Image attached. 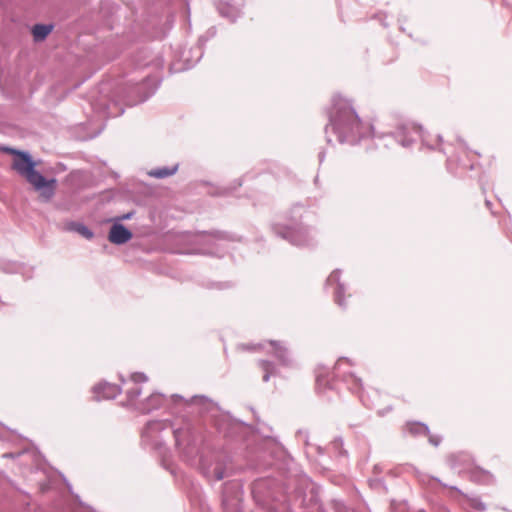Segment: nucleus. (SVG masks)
I'll use <instances>...</instances> for the list:
<instances>
[{
  "instance_id": "obj_1",
  "label": "nucleus",
  "mask_w": 512,
  "mask_h": 512,
  "mask_svg": "<svg viewBox=\"0 0 512 512\" xmlns=\"http://www.w3.org/2000/svg\"><path fill=\"white\" fill-rule=\"evenodd\" d=\"M171 430L175 445L182 457L190 465L197 464L200 454L199 439L194 433L191 421L183 418L180 425L171 423L168 420L149 421L142 431L143 442L150 444L153 448L160 449L164 444L162 432ZM202 474L209 480L220 481L225 476L226 462L220 454H212L210 461L200 456L198 461Z\"/></svg>"
},
{
  "instance_id": "obj_2",
  "label": "nucleus",
  "mask_w": 512,
  "mask_h": 512,
  "mask_svg": "<svg viewBox=\"0 0 512 512\" xmlns=\"http://www.w3.org/2000/svg\"><path fill=\"white\" fill-rule=\"evenodd\" d=\"M328 117L329 123L325 127V133L328 135L331 130L340 143L355 145L373 134V126L363 123L350 101L340 96L333 97ZM327 142L331 143L329 136Z\"/></svg>"
},
{
  "instance_id": "obj_3",
  "label": "nucleus",
  "mask_w": 512,
  "mask_h": 512,
  "mask_svg": "<svg viewBox=\"0 0 512 512\" xmlns=\"http://www.w3.org/2000/svg\"><path fill=\"white\" fill-rule=\"evenodd\" d=\"M4 151L14 155L12 169L24 177L40 193V197L44 201H50L55 194L57 180L55 178L48 180L38 172L36 170L37 163L29 152L10 147L4 148Z\"/></svg>"
},
{
  "instance_id": "obj_4",
  "label": "nucleus",
  "mask_w": 512,
  "mask_h": 512,
  "mask_svg": "<svg viewBox=\"0 0 512 512\" xmlns=\"http://www.w3.org/2000/svg\"><path fill=\"white\" fill-rule=\"evenodd\" d=\"M170 403L171 413L177 414L182 409H193L194 407L199 408L200 413H210L218 411V405L211 399L204 395H194L190 399H185L183 396L173 394L168 399L161 393H153L147 399L143 410L147 413L162 407L164 404Z\"/></svg>"
},
{
  "instance_id": "obj_5",
  "label": "nucleus",
  "mask_w": 512,
  "mask_h": 512,
  "mask_svg": "<svg viewBox=\"0 0 512 512\" xmlns=\"http://www.w3.org/2000/svg\"><path fill=\"white\" fill-rule=\"evenodd\" d=\"M416 136L421 139L423 145L427 146L429 149H435V146L430 143L420 126L402 125L397 131L388 135V137L394 139L404 148L410 147L416 141Z\"/></svg>"
},
{
  "instance_id": "obj_6",
  "label": "nucleus",
  "mask_w": 512,
  "mask_h": 512,
  "mask_svg": "<svg viewBox=\"0 0 512 512\" xmlns=\"http://www.w3.org/2000/svg\"><path fill=\"white\" fill-rule=\"evenodd\" d=\"M274 233L282 239L288 240L295 246H308L313 242V236L307 227L273 226Z\"/></svg>"
},
{
  "instance_id": "obj_7",
  "label": "nucleus",
  "mask_w": 512,
  "mask_h": 512,
  "mask_svg": "<svg viewBox=\"0 0 512 512\" xmlns=\"http://www.w3.org/2000/svg\"><path fill=\"white\" fill-rule=\"evenodd\" d=\"M150 82L151 79L146 78L141 83H137L131 87V93H136L138 97L132 98L130 95L127 97V102L130 106H134L146 101L150 96H152L155 93L159 84L154 85L153 88H150L149 91H147Z\"/></svg>"
},
{
  "instance_id": "obj_8",
  "label": "nucleus",
  "mask_w": 512,
  "mask_h": 512,
  "mask_svg": "<svg viewBox=\"0 0 512 512\" xmlns=\"http://www.w3.org/2000/svg\"><path fill=\"white\" fill-rule=\"evenodd\" d=\"M200 238H201V242H203L205 244H209V245L215 247V249H216V250H214V248H208V249L203 250V253L213 254V255H219L217 252L218 248L222 246L223 242L230 240V236L227 233L220 232V231H215V232H210V233L202 232Z\"/></svg>"
},
{
  "instance_id": "obj_9",
  "label": "nucleus",
  "mask_w": 512,
  "mask_h": 512,
  "mask_svg": "<svg viewBox=\"0 0 512 512\" xmlns=\"http://www.w3.org/2000/svg\"><path fill=\"white\" fill-rule=\"evenodd\" d=\"M133 233L123 224L115 222L109 231L108 239L111 243L122 245L130 241Z\"/></svg>"
},
{
  "instance_id": "obj_10",
  "label": "nucleus",
  "mask_w": 512,
  "mask_h": 512,
  "mask_svg": "<svg viewBox=\"0 0 512 512\" xmlns=\"http://www.w3.org/2000/svg\"><path fill=\"white\" fill-rule=\"evenodd\" d=\"M120 392L121 389L118 385L108 382L99 383L93 387L94 398L97 401L114 399Z\"/></svg>"
},
{
  "instance_id": "obj_11",
  "label": "nucleus",
  "mask_w": 512,
  "mask_h": 512,
  "mask_svg": "<svg viewBox=\"0 0 512 512\" xmlns=\"http://www.w3.org/2000/svg\"><path fill=\"white\" fill-rule=\"evenodd\" d=\"M340 276H341V270L335 269L327 278L326 280V286L336 285L335 291H334V297L335 302L340 307H345L344 305V292H345V286L343 283L340 282Z\"/></svg>"
},
{
  "instance_id": "obj_12",
  "label": "nucleus",
  "mask_w": 512,
  "mask_h": 512,
  "mask_svg": "<svg viewBox=\"0 0 512 512\" xmlns=\"http://www.w3.org/2000/svg\"><path fill=\"white\" fill-rule=\"evenodd\" d=\"M148 380L144 373L136 372L131 375L132 386L125 390L129 402L135 401L141 394L142 389L139 387L140 383H145Z\"/></svg>"
},
{
  "instance_id": "obj_13",
  "label": "nucleus",
  "mask_w": 512,
  "mask_h": 512,
  "mask_svg": "<svg viewBox=\"0 0 512 512\" xmlns=\"http://www.w3.org/2000/svg\"><path fill=\"white\" fill-rule=\"evenodd\" d=\"M94 108L97 113L104 117H118L124 113V109L113 101L105 103L101 107L99 104H96Z\"/></svg>"
},
{
  "instance_id": "obj_14",
  "label": "nucleus",
  "mask_w": 512,
  "mask_h": 512,
  "mask_svg": "<svg viewBox=\"0 0 512 512\" xmlns=\"http://www.w3.org/2000/svg\"><path fill=\"white\" fill-rule=\"evenodd\" d=\"M270 344L273 346L274 355L280 361V363L284 366H289L292 363V360L289 355V351L286 347H283L280 342L270 341Z\"/></svg>"
},
{
  "instance_id": "obj_15",
  "label": "nucleus",
  "mask_w": 512,
  "mask_h": 512,
  "mask_svg": "<svg viewBox=\"0 0 512 512\" xmlns=\"http://www.w3.org/2000/svg\"><path fill=\"white\" fill-rule=\"evenodd\" d=\"M404 431L413 436L429 435L430 433L429 427L425 423L417 421L407 422Z\"/></svg>"
},
{
  "instance_id": "obj_16",
  "label": "nucleus",
  "mask_w": 512,
  "mask_h": 512,
  "mask_svg": "<svg viewBox=\"0 0 512 512\" xmlns=\"http://www.w3.org/2000/svg\"><path fill=\"white\" fill-rule=\"evenodd\" d=\"M52 24H36L32 29L33 38L36 42L43 41L52 32Z\"/></svg>"
},
{
  "instance_id": "obj_17",
  "label": "nucleus",
  "mask_w": 512,
  "mask_h": 512,
  "mask_svg": "<svg viewBox=\"0 0 512 512\" xmlns=\"http://www.w3.org/2000/svg\"><path fill=\"white\" fill-rule=\"evenodd\" d=\"M70 231H74L84 237L85 239L91 240L94 237L93 231L83 223L71 222L68 226Z\"/></svg>"
},
{
  "instance_id": "obj_18",
  "label": "nucleus",
  "mask_w": 512,
  "mask_h": 512,
  "mask_svg": "<svg viewBox=\"0 0 512 512\" xmlns=\"http://www.w3.org/2000/svg\"><path fill=\"white\" fill-rule=\"evenodd\" d=\"M178 169V165H175L173 167H161L151 170L148 174L151 177L157 178V179H163L169 176H172L176 173Z\"/></svg>"
},
{
  "instance_id": "obj_19",
  "label": "nucleus",
  "mask_w": 512,
  "mask_h": 512,
  "mask_svg": "<svg viewBox=\"0 0 512 512\" xmlns=\"http://www.w3.org/2000/svg\"><path fill=\"white\" fill-rule=\"evenodd\" d=\"M259 366L264 372V375H263L264 382H268L272 375H276V367L273 362L268 361V360H260Z\"/></svg>"
},
{
  "instance_id": "obj_20",
  "label": "nucleus",
  "mask_w": 512,
  "mask_h": 512,
  "mask_svg": "<svg viewBox=\"0 0 512 512\" xmlns=\"http://www.w3.org/2000/svg\"><path fill=\"white\" fill-rule=\"evenodd\" d=\"M343 381L347 383L348 388L353 392H357L362 386L361 379L353 373L345 375Z\"/></svg>"
},
{
  "instance_id": "obj_21",
  "label": "nucleus",
  "mask_w": 512,
  "mask_h": 512,
  "mask_svg": "<svg viewBox=\"0 0 512 512\" xmlns=\"http://www.w3.org/2000/svg\"><path fill=\"white\" fill-rule=\"evenodd\" d=\"M492 478V475L482 469L471 470V479L475 482H488Z\"/></svg>"
},
{
  "instance_id": "obj_22",
  "label": "nucleus",
  "mask_w": 512,
  "mask_h": 512,
  "mask_svg": "<svg viewBox=\"0 0 512 512\" xmlns=\"http://www.w3.org/2000/svg\"><path fill=\"white\" fill-rule=\"evenodd\" d=\"M193 50L196 53V56L194 58H189V57H186L183 55V60L186 63V68H190L194 64H196L201 59V57L203 55L202 47L200 45L196 46Z\"/></svg>"
},
{
  "instance_id": "obj_23",
  "label": "nucleus",
  "mask_w": 512,
  "mask_h": 512,
  "mask_svg": "<svg viewBox=\"0 0 512 512\" xmlns=\"http://www.w3.org/2000/svg\"><path fill=\"white\" fill-rule=\"evenodd\" d=\"M237 488H238V484H236V483H225L224 484L223 492H222V504L223 505H227L229 502L228 491L232 490V489H237Z\"/></svg>"
},
{
  "instance_id": "obj_24",
  "label": "nucleus",
  "mask_w": 512,
  "mask_h": 512,
  "mask_svg": "<svg viewBox=\"0 0 512 512\" xmlns=\"http://www.w3.org/2000/svg\"><path fill=\"white\" fill-rule=\"evenodd\" d=\"M232 425L233 423L226 419L216 422L217 429L225 435H230V426Z\"/></svg>"
},
{
  "instance_id": "obj_25",
  "label": "nucleus",
  "mask_w": 512,
  "mask_h": 512,
  "mask_svg": "<svg viewBox=\"0 0 512 512\" xmlns=\"http://www.w3.org/2000/svg\"><path fill=\"white\" fill-rule=\"evenodd\" d=\"M470 505L472 508L478 510V511H485L486 505L485 503L478 497H473L470 499Z\"/></svg>"
},
{
  "instance_id": "obj_26",
  "label": "nucleus",
  "mask_w": 512,
  "mask_h": 512,
  "mask_svg": "<svg viewBox=\"0 0 512 512\" xmlns=\"http://www.w3.org/2000/svg\"><path fill=\"white\" fill-rule=\"evenodd\" d=\"M467 456L465 454H457L450 456L449 460L451 463V466L454 469L458 468V463L466 461Z\"/></svg>"
},
{
  "instance_id": "obj_27",
  "label": "nucleus",
  "mask_w": 512,
  "mask_h": 512,
  "mask_svg": "<svg viewBox=\"0 0 512 512\" xmlns=\"http://www.w3.org/2000/svg\"><path fill=\"white\" fill-rule=\"evenodd\" d=\"M331 445L335 450H338L339 455L345 454V451L342 449L343 440L341 438L334 439V441L331 443Z\"/></svg>"
},
{
  "instance_id": "obj_28",
  "label": "nucleus",
  "mask_w": 512,
  "mask_h": 512,
  "mask_svg": "<svg viewBox=\"0 0 512 512\" xmlns=\"http://www.w3.org/2000/svg\"><path fill=\"white\" fill-rule=\"evenodd\" d=\"M414 475L417 477V479L423 483L427 484L430 481V477L422 472H420L418 469L414 468Z\"/></svg>"
},
{
  "instance_id": "obj_29",
  "label": "nucleus",
  "mask_w": 512,
  "mask_h": 512,
  "mask_svg": "<svg viewBox=\"0 0 512 512\" xmlns=\"http://www.w3.org/2000/svg\"><path fill=\"white\" fill-rule=\"evenodd\" d=\"M316 385L318 389H321L322 386H330L329 382L325 380L321 373H317L316 375Z\"/></svg>"
},
{
  "instance_id": "obj_30",
  "label": "nucleus",
  "mask_w": 512,
  "mask_h": 512,
  "mask_svg": "<svg viewBox=\"0 0 512 512\" xmlns=\"http://www.w3.org/2000/svg\"><path fill=\"white\" fill-rule=\"evenodd\" d=\"M428 436H429V443L432 444L433 446L437 447L442 441V437L439 435H431L429 433Z\"/></svg>"
},
{
  "instance_id": "obj_31",
  "label": "nucleus",
  "mask_w": 512,
  "mask_h": 512,
  "mask_svg": "<svg viewBox=\"0 0 512 512\" xmlns=\"http://www.w3.org/2000/svg\"><path fill=\"white\" fill-rule=\"evenodd\" d=\"M133 215H134V212H128V213H126V214H124L122 216H119L117 218V222L124 221V220H129V219L132 218Z\"/></svg>"
},
{
  "instance_id": "obj_32",
  "label": "nucleus",
  "mask_w": 512,
  "mask_h": 512,
  "mask_svg": "<svg viewBox=\"0 0 512 512\" xmlns=\"http://www.w3.org/2000/svg\"><path fill=\"white\" fill-rule=\"evenodd\" d=\"M344 360H345V361H348V359H346V358H340V359L337 361V363H336V365H335V376H339V368H340V365H341L342 361H344Z\"/></svg>"
},
{
  "instance_id": "obj_33",
  "label": "nucleus",
  "mask_w": 512,
  "mask_h": 512,
  "mask_svg": "<svg viewBox=\"0 0 512 512\" xmlns=\"http://www.w3.org/2000/svg\"><path fill=\"white\" fill-rule=\"evenodd\" d=\"M263 484H264V482H263V481H259V482H256V483L254 484V486H253V490H252V492H253V494H254V495H256V493H257L258 489H259L260 487H262V485H263Z\"/></svg>"
},
{
  "instance_id": "obj_34",
  "label": "nucleus",
  "mask_w": 512,
  "mask_h": 512,
  "mask_svg": "<svg viewBox=\"0 0 512 512\" xmlns=\"http://www.w3.org/2000/svg\"><path fill=\"white\" fill-rule=\"evenodd\" d=\"M220 13H221L222 16L230 18L231 21H235L236 20L235 16H231L229 13L225 12L223 9H220Z\"/></svg>"
},
{
  "instance_id": "obj_35",
  "label": "nucleus",
  "mask_w": 512,
  "mask_h": 512,
  "mask_svg": "<svg viewBox=\"0 0 512 512\" xmlns=\"http://www.w3.org/2000/svg\"><path fill=\"white\" fill-rule=\"evenodd\" d=\"M325 159V152L322 151L319 153V162L322 163Z\"/></svg>"
},
{
  "instance_id": "obj_36",
  "label": "nucleus",
  "mask_w": 512,
  "mask_h": 512,
  "mask_svg": "<svg viewBox=\"0 0 512 512\" xmlns=\"http://www.w3.org/2000/svg\"><path fill=\"white\" fill-rule=\"evenodd\" d=\"M485 205L487 206L488 209H491L492 203L489 200H485Z\"/></svg>"
},
{
  "instance_id": "obj_37",
  "label": "nucleus",
  "mask_w": 512,
  "mask_h": 512,
  "mask_svg": "<svg viewBox=\"0 0 512 512\" xmlns=\"http://www.w3.org/2000/svg\"><path fill=\"white\" fill-rule=\"evenodd\" d=\"M377 485H383V480L382 479H377L374 481Z\"/></svg>"
},
{
  "instance_id": "obj_38",
  "label": "nucleus",
  "mask_w": 512,
  "mask_h": 512,
  "mask_svg": "<svg viewBox=\"0 0 512 512\" xmlns=\"http://www.w3.org/2000/svg\"><path fill=\"white\" fill-rule=\"evenodd\" d=\"M374 470L377 471V472H381V469H380V467L378 465L374 466Z\"/></svg>"
},
{
  "instance_id": "obj_39",
  "label": "nucleus",
  "mask_w": 512,
  "mask_h": 512,
  "mask_svg": "<svg viewBox=\"0 0 512 512\" xmlns=\"http://www.w3.org/2000/svg\"><path fill=\"white\" fill-rule=\"evenodd\" d=\"M316 449H317V451H318L320 454H322V453H323V449H322V447L318 446Z\"/></svg>"
},
{
  "instance_id": "obj_40",
  "label": "nucleus",
  "mask_w": 512,
  "mask_h": 512,
  "mask_svg": "<svg viewBox=\"0 0 512 512\" xmlns=\"http://www.w3.org/2000/svg\"><path fill=\"white\" fill-rule=\"evenodd\" d=\"M305 444L308 445V435H307V433L305 434Z\"/></svg>"
},
{
  "instance_id": "obj_41",
  "label": "nucleus",
  "mask_w": 512,
  "mask_h": 512,
  "mask_svg": "<svg viewBox=\"0 0 512 512\" xmlns=\"http://www.w3.org/2000/svg\"><path fill=\"white\" fill-rule=\"evenodd\" d=\"M437 141H438V142H441V141H442V137H441V135H437Z\"/></svg>"
},
{
  "instance_id": "obj_42",
  "label": "nucleus",
  "mask_w": 512,
  "mask_h": 512,
  "mask_svg": "<svg viewBox=\"0 0 512 512\" xmlns=\"http://www.w3.org/2000/svg\"><path fill=\"white\" fill-rule=\"evenodd\" d=\"M4 457H13L12 454H4Z\"/></svg>"
},
{
  "instance_id": "obj_43",
  "label": "nucleus",
  "mask_w": 512,
  "mask_h": 512,
  "mask_svg": "<svg viewBox=\"0 0 512 512\" xmlns=\"http://www.w3.org/2000/svg\"><path fill=\"white\" fill-rule=\"evenodd\" d=\"M245 348H246V349H248V350L253 349V347H252V346H245Z\"/></svg>"
}]
</instances>
